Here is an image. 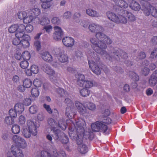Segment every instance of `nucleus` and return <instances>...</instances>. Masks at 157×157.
Instances as JSON below:
<instances>
[{
  "instance_id": "f257e3e1",
  "label": "nucleus",
  "mask_w": 157,
  "mask_h": 157,
  "mask_svg": "<svg viewBox=\"0 0 157 157\" xmlns=\"http://www.w3.org/2000/svg\"><path fill=\"white\" fill-rule=\"evenodd\" d=\"M117 12L118 13L117 14L111 12L109 11L106 13V14L108 19L113 22L117 24H125L127 22V18L125 17V14L129 21H134L136 20L135 16L131 13L126 10L122 9L116 10Z\"/></svg>"
},
{
  "instance_id": "f03ea898",
  "label": "nucleus",
  "mask_w": 157,
  "mask_h": 157,
  "mask_svg": "<svg viewBox=\"0 0 157 157\" xmlns=\"http://www.w3.org/2000/svg\"><path fill=\"white\" fill-rule=\"evenodd\" d=\"M86 123L82 119H79L76 121V134L72 131L69 132L70 137L71 139H73L76 140L77 144L79 146L81 145L82 144V139L84 135L86 133H87L89 135L90 133L87 132H85L84 130V126Z\"/></svg>"
},
{
  "instance_id": "7ed1b4c3",
  "label": "nucleus",
  "mask_w": 157,
  "mask_h": 157,
  "mask_svg": "<svg viewBox=\"0 0 157 157\" xmlns=\"http://www.w3.org/2000/svg\"><path fill=\"white\" fill-rule=\"evenodd\" d=\"M90 42L93 45L92 46L94 50L97 53L105 57L107 59H110L111 58L109 56V54L104 50L107 48V45L101 40L99 41L94 38H91L90 39Z\"/></svg>"
},
{
  "instance_id": "20e7f679",
  "label": "nucleus",
  "mask_w": 157,
  "mask_h": 157,
  "mask_svg": "<svg viewBox=\"0 0 157 157\" xmlns=\"http://www.w3.org/2000/svg\"><path fill=\"white\" fill-rule=\"evenodd\" d=\"M28 129H24L22 131V134L26 138H29L31 136V134L33 136H36L37 134L36 128L39 127L40 124L38 121L34 122L31 120L27 121Z\"/></svg>"
},
{
  "instance_id": "39448f33",
  "label": "nucleus",
  "mask_w": 157,
  "mask_h": 157,
  "mask_svg": "<svg viewBox=\"0 0 157 157\" xmlns=\"http://www.w3.org/2000/svg\"><path fill=\"white\" fill-rule=\"evenodd\" d=\"M109 52V54L111 59L108 60L109 61L111 60L112 59L117 60H119L120 57L123 59H126L128 58L127 54L120 49H115L113 48Z\"/></svg>"
},
{
  "instance_id": "423d86ee",
  "label": "nucleus",
  "mask_w": 157,
  "mask_h": 157,
  "mask_svg": "<svg viewBox=\"0 0 157 157\" xmlns=\"http://www.w3.org/2000/svg\"><path fill=\"white\" fill-rule=\"evenodd\" d=\"M91 128L94 132H97L100 131L102 132L105 135L109 134V129L107 126L104 123L99 121H97L92 124Z\"/></svg>"
},
{
  "instance_id": "0eeeda50",
  "label": "nucleus",
  "mask_w": 157,
  "mask_h": 157,
  "mask_svg": "<svg viewBox=\"0 0 157 157\" xmlns=\"http://www.w3.org/2000/svg\"><path fill=\"white\" fill-rule=\"evenodd\" d=\"M142 10L146 16H148L151 14L153 16L157 17V4L152 6L148 5Z\"/></svg>"
},
{
  "instance_id": "6e6552de",
  "label": "nucleus",
  "mask_w": 157,
  "mask_h": 157,
  "mask_svg": "<svg viewBox=\"0 0 157 157\" xmlns=\"http://www.w3.org/2000/svg\"><path fill=\"white\" fill-rule=\"evenodd\" d=\"M77 79L78 83L80 86L86 88H90L93 85V82L90 80H84V75L81 74H79L76 76Z\"/></svg>"
},
{
  "instance_id": "1a4fd4ad",
  "label": "nucleus",
  "mask_w": 157,
  "mask_h": 157,
  "mask_svg": "<svg viewBox=\"0 0 157 157\" xmlns=\"http://www.w3.org/2000/svg\"><path fill=\"white\" fill-rule=\"evenodd\" d=\"M55 30L53 34V39L56 41L61 40L64 36V32L61 28L58 26H55L54 27Z\"/></svg>"
},
{
  "instance_id": "9d476101",
  "label": "nucleus",
  "mask_w": 157,
  "mask_h": 157,
  "mask_svg": "<svg viewBox=\"0 0 157 157\" xmlns=\"http://www.w3.org/2000/svg\"><path fill=\"white\" fill-rule=\"evenodd\" d=\"M41 55L42 58L44 61L48 63L52 61V65L55 67H57L59 65L57 61L53 60L52 56L48 52H43L41 53Z\"/></svg>"
},
{
  "instance_id": "9b49d317",
  "label": "nucleus",
  "mask_w": 157,
  "mask_h": 157,
  "mask_svg": "<svg viewBox=\"0 0 157 157\" xmlns=\"http://www.w3.org/2000/svg\"><path fill=\"white\" fill-rule=\"evenodd\" d=\"M13 140L16 144L15 145L19 148H25L27 144L25 140L17 135L13 136Z\"/></svg>"
},
{
  "instance_id": "f8f14e48",
  "label": "nucleus",
  "mask_w": 157,
  "mask_h": 157,
  "mask_svg": "<svg viewBox=\"0 0 157 157\" xmlns=\"http://www.w3.org/2000/svg\"><path fill=\"white\" fill-rule=\"evenodd\" d=\"M51 130L52 131L53 133L52 137L54 140H58L59 139L60 140L64 136L67 140L65 143L66 144L68 142V137L67 136H65L63 132L60 130L58 129H56L55 128L54 129H51Z\"/></svg>"
},
{
  "instance_id": "ddd939ff",
  "label": "nucleus",
  "mask_w": 157,
  "mask_h": 157,
  "mask_svg": "<svg viewBox=\"0 0 157 157\" xmlns=\"http://www.w3.org/2000/svg\"><path fill=\"white\" fill-rule=\"evenodd\" d=\"M88 63L90 68L94 73L97 75L101 74L100 69L94 61L93 60H89Z\"/></svg>"
},
{
  "instance_id": "4468645a",
  "label": "nucleus",
  "mask_w": 157,
  "mask_h": 157,
  "mask_svg": "<svg viewBox=\"0 0 157 157\" xmlns=\"http://www.w3.org/2000/svg\"><path fill=\"white\" fill-rule=\"evenodd\" d=\"M10 149L12 154L15 157H24L22 151L16 145H12Z\"/></svg>"
},
{
  "instance_id": "2eb2a0df",
  "label": "nucleus",
  "mask_w": 157,
  "mask_h": 157,
  "mask_svg": "<svg viewBox=\"0 0 157 157\" xmlns=\"http://www.w3.org/2000/svg\"><path fill=\"white\" fill-rule=\"evenodd\" d=\"M50 155V157H66V155L64 151H60L58 152L54 147L51 148Z\"/></svg>"
},
{
  "instance_id": "dca6fc26",
  "label": "nucleus",
  "mask_w": 157,
  "mask_h": 157,
  "mask_svg": "<svg viewBox=\"0 0 157 157\" xmlns=\"http://www.w3.org/2000/svg\"><path fill=\"white\" fill-rule=\"evenodd\" d=\"M75 104L77 108L78 111L80 114L84 115L88 113L86 107L81 103L78 101H76Z\"/></svg>"
},
{
  "instance_id": "f3484780",
  "label": "nucleus",
  "mask_w": 157,
  "mask_h": 157,
  "mask_svg": "<svg viewBox=\"0 0 157 157\" xmlns=\"http://www.w3.org/2000/svg\"><path fill=\"white\" fill-rule=\"evenodd\" d=\"M62 41L64 45L68 47H71L74 44L75 40L72 38L67 36L63 37Z\"/></svg>"
},
{
  "instance_id": "a211bd4d",
  "label": "nucleus",
  "mask_w": 157,
  "mask_h": 157,
  "mask_svg": "<svg viewBox=\"0 0 157 157\" xmlns=\"http://www.w3.org/2000/svg\"><path fill=\"white\" fill-rule=\"evenodd\" d=\"M89 29L92 32L96 33L99 31H102L103 28L99 25L94 23L91 24L89 25Z\"/></svg>"
},
{
  "instance_id": "6ab92c4d",
  "label": "nucleus",
  "mask_w": 157,
  "mask_h": 157,
  "mask_svg": "<svg viewBox=\"0 0 157 157\" xmlns=\"http://www.w3.org/2000/svg\"><path fill=\"white\" fill-rule=\"evenodd\" d=\"M41 68L44 72L48 75H52L54 73V70L46 63H42L41 65Z\"/></svg>"
},
{
  "instance_id": "aec40b11",
  "label": "nucleus",
  "mask_w": 157,
  "mask_h": 157,
  "mask_svg": "<svg viewBox=\"0 0 157 157\" xmlns=\"http://www.w3.org/2000/svg\"><path fill=\"white\" fill-rule=\"evenodd\" d=\"M129 3V7L132 10L135 11H139L141 7L140 4L134 0H128Z\"/></svg>"
},
{
  "instance_id": "412c9836",
  "label": "nucleus",
  "mask_w": 157,
  "mask_h": 157,
  "mask_svg": "<svg viewBox=\"0 0 157 157\" xmlns=\"http://www.w3.org/2000/svg\"><path fill=\"white\" fill-rule=\"evenodd\" d=\"M86 13L88 15L92 17H100V14L98 12L91 9H86Z\"/></svg>"
},
{
  "instance_id": "4be33fe9",
  "label": "nucleus",
  "mask_w": 157,
  "mask_h": 157,
  "mask_svg": "<svg viewBox=\"0 0 157 157\" xmlns=\"http://www.w3.org/2000/svg\"><path fill=\"white\" fill-rule=\"evenodd\" d=\"M50 76V80L55 84L56 85L58 84V82L59 81V77L57 73H55L54 71V73L52 75H49Z\"/></svg>"
},
{
  "instance_id": "5701e85b",
  "label": "nucleus",
  "mask_w": 157,
  "mask_h": 157,
  "mask_svg": "<svg viewBox=\"0 0 157 157\" xmlns=\"http://www.w3.org/2000/svg\"><path fill=\"white\" fill-rule=\"evenodd\" d=\"M30 40V36H25V38L21 40V43L23 47L25 48L28 47L29 45V40Z\"/></svg>"
},
{
  "instance_id": "b1692460",
  "label": "nucleus",
  "mask_w": 157,
  "mask_h": 157,
  "mask_svg": "<svg viewBox=\"0 0 157 157\" xmlns=\"http://www.w3.org/2000/svg\"><path fill=\"white\" fill-rule=\"evenodd\" d=\"M58 59L59 62L64 63L67 61L68 56L66 54L62 52L60 53Z\"/></svg>"
},
{
  "instance_id": "393cba45",
  "label": "nucleus",
  "mask_w": 157,
  "mask_h": 157,
  "mask_svg": "<svg viewBox=\"0 0 157 157\" xmlns=\"http://www.w3.org/2000/svg\"><path fill=\"white\" fill-rule=\"evenodd\" d=\"M29 14L33 15L35 18L38 16L40 13V10L37 8L35 7L33 9L29 10Z\"/></svg>"
},
{
  "instance_id": "a878e982",
  "label": "nucleus",
  "mask_w": 157,
  "mask_h": 157,
  "mask_svg": "<svg viewBox=\"0 0 157 157\" xmlns=\"http://www.w3.org/2000/svg\"><path fill=\"white\" fill-rule=\"evenodd\" d=\"M14 109L18 113L21 114L24 110V107L22 104L18 103L16 104L14 106Z\"/></svg>"
},
{
  "instance_id": "bb28decb",
  "label": "nucleus",
  "mask_w": 157,
  "mask_h": 157,
  "mask_svg": "<svg viewBox=\"0 0 157 157\" xmlns=\"http://www.w3.org/2000/svg\"><path fill=\"white\" fill-rule=\"evenodd\" d=\"M115 4L121 8H126L128 6L127 3L124 0H117Z\"/></svg>"
},
{
  "instance_id": "cd10ccee",
  "label": "nucleus",
  "mask_w": 157,
  "mask_h": 157,
  "mask_svg": "<svg viewBox=\"0 0 157 157\" xmlns=\"http://www.w3.org/2000/svg\"><path fill=\"white\" fill-rule=\"evenodd\" d=\"M35 19L39 20V23L42 25H46L49 24L50 21L49 19L46 17H43L42 18L41 20L39 19V18L36 17Z\"/></svg>"
},
{
  "instance_id": "c85d7f7f",
  "label": "nucleus",
  "mask_w": 157,
  "mask_h": 157,
  "mask_svg": "<svg viewBox=\"0 0 157 157\" xmlns=\"http://www.w3.org/2000/svg\"><path fill=\"white\" fill-rule=\"evenodd\" d=\"M78 149L79 152L82 154H85L88 151V150L86 145L84 144L79 146Z\"/></svg>"
},
{
  "instance_id": "c756f323",
  "label": "nucleus",
  "mask_w": 157,
  "mask_h": 157,
  "mask_svg": "<svg viewBox=\"0 0 157 157\" xmlns=\"http://www.w3.org/2000/svg\"><path fill=\"white\" fill-rule=\"evenodd\" d=\"M48 124L51 127V129H54L57 126V122L52 118L48 119Z\"/></svg>"
},
{
  "instance_id": "7c9ffc66",
  "label": "nucleus",
  "mask_w": 157,
  "mask_h": 157,
  "mask_svg": "<svg viewBox=\"0 0 157 157\" xmlns=\"http://www.w3.org/2000/svg\"><path fill=\"white\" fill-rule=\"evenodd\" d=\"M4 123L7 125H11L14 123V119L10 116H7L5 118Z\"/></svg>"
},
{
  "instance_id": "2f4dec72",
  "label": "nucleus",
  "mask_w": 157,
  "mask_h": 157,
  "mask_svg": "<svg viewBox=\"0 0 157 157\" xmlns=\"http://www.w3.org/2000/svg\"><path fill=\"white\" fill-rule=\"evenodd\" d=\"M102 31H99L96 33L95 37L98 40H101L103 42V39H104L106 36V35L102 33Z\"/></svg>"
},
{
  "instance_id": "473e14b6",
  "label": "nucleus",
  "mask_w": 157,
  "mask_h": 157,
  "mask_svg": "<svg viewBox=\"0 0 157 157\" xmlns=\"http://www.w3.org/2000/svg\"><path fill=\"white\" fill-rule=\"evenodd\" d=\"M28 35L25 34L24 31H17L16 32L15 36L16 37L20 39H22L25 38V36H28Z\"/></svg>"
},
{
  "instance_id": "72a5a7b5",
  "label": "nucleus",
  "mask_w": 157,
  "mask_h": 157,
  "mask_svg": "<svg viewBox=\"0 0 157 157\" xmlns=\"http://www.w3.org/2000/svg\"><path fill=\"white\" fill-rule=\"evenodd\" d=\"M58 126L63 130H65L67 128V124L65 121L62 119L59 120L58 122Z\"/></svg>"
},
{
  "instance_id": "f704fd0d",
  "label": "nucleus",
  "mask_w": 157,
  "mask_h": 157,
  "mask_svg": "<svg viewBox=\"0 0 157 157\" xmlns=\"http://www.w3.org/2000/svg\"><path fill=\"white\" fill-rule=\"evenodd\" d=\"M34 18L35 19V17L33 15L30 14L28 16H25L23 21L24 23L27 24L31 22Z\"/></svg>"
},
{
  "instance_id": "c9c22d12",
  "label": "nucleus",
  "mask_w": 157,
  "mask_h": 157,
  "mask_svg": "<svg viewBox=\"0 0 157 157\" xmlns=\"http://www.w3.org/2000/svg\"><path fill=\"white\" fill-rule=\"evenodd\" d=\"M129 76L132 79L136 81H138L139 80V77L137 74L133 71H131L129 73Z\"/></svg>"
},
{
  "instance_id": "e433bc0d",
  "label": "nucleus",
  "mask_w": 157,
  "mask_h": 157,
  "mask_svg": "<svg viewBox=\"0 0 157 157\" xmlns=\"http://www.w3.org/2000/svg\"><path fill=\"white\" fill-rule=\"evenodd\" d=\"M18 24H14L10 26L8 29V31L10 33H13L17 31Z\"/></svg>"
},
{
  "instance_id": "4c0bfd02",
  "label": "nucleus",
  "mask_w": 157,
  "mask_h": 157,
  "mask_svg": "<svg viewBox=\"0 0 157 157\" xmlns=\"http://www.w3.org/2000/svg\"><path fill=\"white\" fill-rule=\"evenodd\" d=\"M20 131V126L17 124L13 125L12 128V131L14 134L18 133Z\"/></svg>"
},
{
  "instance_id": "58836bf2",
  "label": "nucleus",
  "mask_w": 157,
  "mask_h": 157,
  "mask_svg": "<svg viewBox=\"0 0 157 157\" xmlns=\"http://www.w3.org/2000/svg\"><path fill=\"white\" fill-rule=\"evenodd\" d=\"M32 84V81L28 78L25 79L23 81V84L25 87L29 88Z\"/></svg>"
},
{
  "instance_id": "ea45409f",
  "label": "nucleus",
  "mask_w": 157,
  "mask_h": 157,
  "mask_svg": "<svg viewBox=\"0 0 157 157\" xmlns=\"http://www.w3.org/2000/svg\"><path fill=\"white\" fill-rule=\"evenodd\" d=\"M31 92L32 96L34 97H37L39 95V90L37 88L32 89Z\"/></svg>"
},
{
  "instance_id": "a19ab883",
  "label": "nucleus",
  "mask_w": 157,
  "mask_h": 157,
  "mask_svg": "<svg viewBox=\"0 0 157 157\" xmlns=\"http://www.w3.org/2000/svg\"><path fill=\"white\" fill-rule=\"evenodd\" d=\"M90 92L89 90L86 89H82L80 90V94L83 97L88 96L90 94Z\"/></svg>"
},
{
  "instance_id": "79ce46f5",
  "label": "nucleus",
  "mask_w": 157,
  "mask_h": 157,
  "mask_svg": "<svg viewBox=\"0 0 157 157\" xmlns=\"http://www.w3.org/2000/svg\"><path fill=\"white\" fill-rule=\"evenodd\" d=\"M43 3L41 5L42 7L44 9L49 8L52 5V3L50 2H42Z\"/></svg>"
},
{
  "instance_id": "37998d69",
  "label": "nucleus",
  "mask_w": 157,
  "mask_h": 157,
  "mask_svg": "<svg viewBox=\"0 0 157 157\" xmlns=\"http://www.w3.org/2000/svg\"><path fill=\"white\" fill-rule=\"evenodd\" d=\"M9 114L10 117L13 118H15L17 116V111L14 109H10L9 112Z\"/></svg>"
},
{
  "instance_id": "c03bdc74",
  "label": "nucleus",
  "mask_w": 157,
  "mask_h": 157,
  "mask_svg": "<svg viewBox=\"0 0 157 157\" xmlns=\"http://www.w3.org/2000/svg\"><path fill=\"white\" fill-rule=\"evenodd\" d=\"M22 57L24 60L27 61L30 59V55L28 51H25L22 53Z\"/></svg>"
},
{
  "instance_id": "a18cd8bd",
  "label": "nucleus",
  "mask_w": 157,
  "mask_h": 157,
  "mask_svg": "<svg viewBox=\"0 0 157 157\" xmlns=\"http://www.w3.org/2000/svg\"><path fill=\"white\" fill-rule=\"evenodd\" d=\"M87 108L91 111H94L96 109V106L95 105L91 102H88L86 105Z\"/></svg>"
},
{
  "instance_id": "49530a36",
  "label": "nucleus",
  "mask_w": 157,
  "mask_h": 157,
  "mask_svg": "<svg viewBox=\"0 0 157 157\" xmlns=\"http://www.w3.org/2000/svg\"><path fill=\"white\" fill-rule=\"evenodd\" d=\"M38 108L37 106L34 105L30 107L29 109V110L30 113L32 114L35 113L37 111Z\"/></svg>"
},
{
  "instance_id": "de8ad7c7",
  "label": "nucleus",
  "mask_w": 157,
  "mask_h": 157,
  "mask_svg": "<svg viewBox=\"0 0 157 157\" xmlns=\"http://www.w3.org/2000/svg\"><path fill=\"white\" fill-rule=\"evenodd\" d=\"M65 114L68 118H72L73 114L70 107H68L66 108Z\"/></svg>"
},
{
  "instance_id": "09e8293b",
  "label": "nucleus",
  "mask_w": 157,
  "mask_h": 157,
  "mask_svg": "<svg viewBox=\"0 0 157 157\" xmlns=\"http://www.w3.org/2000/svg\"><path fill=\"white\" fill-rule=\"evenodd\" d=\"M29 64V63L27 61L24 60L20 63V66L21 68L25 69L28 67Z\"/></svg>"
},
{
  "instance_id": "8fccbe9b",
  "label": "nucleus",
  "mask_w": 157,
  "mask_h": 157,
  "mask_svg": "<svg viewBox=\"0 0 157 157\" xmlns=\"http://www.w3.org/2000/svg\"><path fill=\"white\" fill-rule=\"evenodd\" d=\"M27 15V13L25 11H21L17 13V16L19 19L23 20L25 16Z\"/></svg>"
},
{
  "instance_id": "3c124183",
  "label": "nucleus",
  "mask_w": 157,
  "mask_h": 157,
  "mask_svg": "<svg viewBox=\"0 0 157 157\" xmlns=\"http://www.w3.org/2000/svg\"><path fill=\"white\" fill-rule=\"evenodd\" d=\"M157 82V78L151 76L149 79V83L151 86H154Z\"/></svg>"
},
{
  "instance_id": "603ef678",
  "label": "nucleus",
  "mask_w": 157,
  "mask_h": 157,
  "mask_svg": "<svg viewBox=\"0 0 157 157\" xmlns=\"http://www.w3.org/2000/svg\"><path fill=\"white\" fill-rule=\"evenodd\" d=\"M56 91L61 96H62L63 94H67V92L63 89L60 87H58L56 88Z\"/></svg>"
},
{
  "instance_id": "864d4df0",
  "label": "nucleus",
  "mask_w": 157,
  "mask_h": 157,
  "mask_svg": "<svg viewBox=\"0 0 157 157\" xmlns=\"http://www.w3.org/2000/svg\"><path fill=\"white\" fill-rule=\"evenodd\" d=\"M31 69L32 73L36 74L38 73L39 69L38 67L35 65H32L31 67Z\"/></svg>"
},
{
  "instance_id": "5fc2aeb1",
  "label": "nucleus",
  "mask_w": 157,
  "mask_h": 157,
  "mask_svg": "<svg viewBox=\"0 0 157 157\" xmlns=\"http://www.w3.org/2000/svg\"><path fill=\"white\" fill-rule=\"evenodd\" d=\"M34 46L37 51H39L41 47L40 42L39 40H35L34 42Z\"/></svg>"
},
{
  "instance_id": "6e6d98bb",
  "label": "nucleus",
  "mask_w": 157,
  "mask_h": 157,
  "mask_svg": "<svg viewBox=\"0 0 157 157\" xmlns=\"http://www.w3.org/2000/svg\"><path fill=\"white\" fill-rule=\"evenodd\" d=\"M52 23L55 25H58L60 23V21L59 18L55 17H53L52 20Z\"/></svg>"
},
{
  "instance_id": "4d7b16f0",
  "label": "nucleus",
  "mask_w": 157,
  "mask_h": 157,
  "mask_svg": "<svg viewBox=\"0 0 157 157\" xmlns=\"http://www.w3.org/2000/svg\"><path fill=\"white\" fill-rule=\"evenodd\" d=\"M21 39L16 37L12 40V43L14 45H17L21 43Z\"/></svg>"
},
{
  "instance_id": "13d9d810",
  "label": "nucleus",
  "mask_w": 157,
  "mask_h": 157,
  "mask_svg": "<svg viewBox=\"0 0 157 157\" xmlns=\"http://www.w3.org/2000/svg\"><path fill=\"white\" fill-rule=\"evenodd\" d=\"M90 56H92V58L94 59L97 62H98L99 61V57L98 56L96 53H94L93 52V53L91 52V55H90Z\"/></svg>"
},
{
  "instance_id": "bf43d9fd",
  "label": "nucleus",
  "mask_w": 157,
  "mask_h": 157,
  "mask_svg": "<svg viewBox=\"0 0 157 157\" xmlns=\"http://www.w3.org/2000/svg\"><path fill=\"white\" fill-rule=\"evenodd\" d=\"M103 42L106 44H111L112 43V41L111 40L108 36H106V37L103 39Z\"/></svg>"
},
{
  "instance_id": "052dcab7",
  "label": "nucleus",
  "mask_w": 157,
  "mask_h": 157,
  "mask_svg": "<svg viewBox=\"0 0 157 157\" xmlns=\"http://www.w3.org/2000/svg\"><path fill=\"white\" fill-rule=\"evenodd\" d=\"M33 25L30 24L27 25L25 27V30L28 33H31L33 30Z\"/></svg>"
},
{
  "instance_id": "680f3d73",
  "label": "nucleus",
  "mask_w": 157,
  "mask_h": 157,
  "mask_svg": "<svg viewBox=\"0 0 157 157\" xmlns=\"http://www.w3.org/2000/svg\"><path fill=\"white\" fill-rule=\"evenodd\" d=\"M65 103L67 104V106L70 107L73 105V103L72 101L69 98H66L65 99Z\"/></svg>"
},
{
  "instance_id": "e2e57ef3",
  "label": "nucleus",
  "mask_w": 157,
  "mask_h": 157,
  "mask_svg": "<svg viewBox=\"0 0 157 157\" xmlns=\"http://www.w3.org/2000/svg\"><path fill=\"white\" fill-rule=\"evenodd\" d=\"M157 56V48H155L152 51L151 54V57L152 58H156Z\"/></svg>"
},
{
  "instance_id": "0e129e2a",
  "label": "nucleus",
  "mask_w": 157,
  "mask_h": 157,
  "mask_svg": "<svg viewBox=\"0 0 157 157\" xmlns=\"http://www.w3.org/2000/svg\"><path fill=\"white\" fill-rule=\"evenodd\" d=\"M44 107L46 109V110L49 114H52V109L49 105L44 104L43 105Z\"/></svg>"
},
{
  "instance_id": "69168bd1",
  "label": "nucleus",
  "mask_w": 157,
  "mask_h": 157,
  "mask_svg": "<svg viewBox=\"0 0 157 157\" xmlns=\"http://www.w3.org/2000/svg\"><path fill=\"white\" fill-rule=\"evenodd\" d=\"M43 29L45 30L47 33H49L52 30V27L50 25H45L43 27Z\"/></svg>"
},
{
  "instance_id": "338daca9",
  "label": "nucleus",
  "mask_w": 157,
  "mask_h": 157,
  "mask_svg": "<svg viewBox=\"0 0 157 157\" xmlns=\"http://www.w3.org/2000/svg\"><path fill=\"white\" fill-rule=\"evenodd\" d=\"M33 84L36 87H39L40 86L41 82L38 79H35L33 82Z\"/></svg>"
},
{
  "instance_id": "774afa93",
  "label": "nucleus",
  "mask_w": 157,
  "mask_h": 157,
  "mask_svg": "<svg viewBox=\"0 0 157 157\" xmlns=\"http://www.w3.org/2000/svg\"><path fill=\"white\" fill-rule=\"evenodd\" d=\"M52 114L54 118H56L59 116V113L58 110L56 109L52 110Z\"/></svg>"
}]
</instances>
